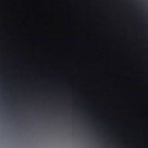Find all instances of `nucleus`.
<instances>
[{
  "instance_id": "nucleus-2",
  "label": "nucleus",
  "mask_w": 148,
  "mask_h": 148,
  "mask_svg": "<svg viewBox=\"0 0 148 148\" xmlns=\"http://www.w3.org/2000/svg\"><path fill=\"white\" fill-rule=\"evenodd\" d=\"M129 145H130V146H131L132 145V144H131V143H130V144H129Z\"/></svg>"
},
{
  "instance_id": "nucleus-1",
  "label": "nucleus",
  "mask_w": 148,
  "mask_h": 148,
  "mask_svg": "<svg viewBox=\"0 0 148 148\" xmlns=\"http://www.w3.org/2000/svg\"><path fill=\"white\" fill-rule=\"evenodd\" d=\"M79 100H77V101H75V102H79Z\"/></svg>"
}]
</instances>
